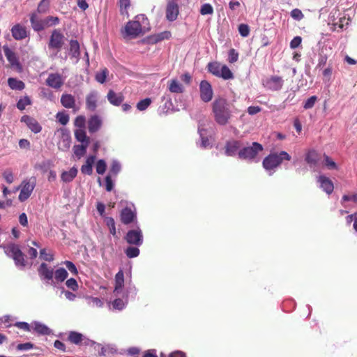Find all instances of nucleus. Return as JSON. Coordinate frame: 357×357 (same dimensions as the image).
<instances>
[{
  "label": "nucleus",
  "instance_id": "1",
  "mask_svg": "<svg viewBox=\"0 0 357 357\" xmlns=\"http://www.w3.org/2000/svg\"><path fill=\"white\" fill-rule=\"evenodd\" d=\"M212 112L215 122L220 126L229 123L232 116L231 107L223 98L215 99L212 104Z\"/></svg>",
  "mask_w": 357,
  "mask_h": 357
},
{
  "label": "nucleus",
  "instance_id": "2",
  "mask_svg": "<svg viewBox=\"0 0 357 357\" xmlns=\"http://www.w3.org/2000/svg\"><path fill=\"white\" fill-rule=\"evenodd\" d=\"M150 30L148 18L144 15L136 16L134 21L127 23L125 26V32L127 36L137 37L140 33H144Z\"/></svg>",
  "mask_w": 357,
  "mask_h": 357
},
{
  "label": "nucleus",
  "instance_id": "3",
  "mask_svg": "<svg viewBox=\"0 0 357 357\" xmlns=\"http://www.w3.org/2000/svg\"><path fill=\"white\" fill-rule=\"evenodd\" d=\"M5 253L11 257L15 264L18 267L24 268L27 264L25 255L22 252L18 245L15 243H8L4 246Z\"/></svg>",
  "mask_w": 357,
  "mask_h": 357
},
{
  "label": "nucleus",
  "instance_id": "4",
  "mask_svg": "<svg viewBox=\"0 0 357 357\" xmlns=\"http://www.w3.org/2000/svg\"><path fill=\"white\" fill-rule=\"evenodd\" d=\"M291 157L286 151L270 154L263 160V167L267 171H271L278 167L285 160L289 161Z\"/></svg>",
  "mask_w": 357,
  "mask_h": 357
},
{
  "label": "nucleus",
  "instance_id": "5",
  "mask_svg": "<svg viewBox=\"0 0 357 357\" xmlns=\"http://www.w3.org/2000/svg\"><path fill=\"white\" fill-rule=\"evenodd\" d=\"M263 151V146L257 142H253L252 146H247L238 152V157L241 159L247 160H254L259 153Z\"/></svg>",
  "mask_w": 357,
  "mask_h": 357
},
{
  "label": "nucleus",
  "instance_id": "6",
  "mask_svg": "<svg viewBox=\"0 0 357 357\" xmlns=\"http://www.w3.org/2000/svg\"><path fill=\"white\" fill-rule=\"evenodd\" d=\"M36 179L35 177H31L29 178L24 179L18 189H20V193L19 199L20 201L27 199L31 195L35 186Z\"/></svg>",
  "mask_w": 357,
  "mask_h": 357
},
{
  "label": "nucleus",
  "instance_id": "7",
  "mask_svg": "<svg viewBox=\"0 0 357 357\" xmlns=\"http://www.w3.org/2000/svg\"><path fill=\"white\" fill-rule=\"evenodd\" d=\"M60 139L58 142V148L62 151H67L71 144V137L70 132L66 128H60L56 131Z\"/></svg>",
  "mask_w": 357,
  "mask_h": 357
},
{
  "label": "nucleus",
  "instance_id": "8",
  "mask_svg": "<svg viewBox=\"0 0 357 357\" xmlns=\"http://www.w3.org/2000/svg\"><path fill=\"white\" fill-rule=\"evenodd\" d=\"M125 239L130 245L140 246L144 241L142 231L139 229L129 230L125 236Z\"/></svg>",
  "mask_w": 357,
  "mask_h": 357
},
{
  "label": "nucleus",
  "instance_id": "9",
  "mask_svg": "<svg viewBox=\"0 0 357 357\" xmlns=\"http://www.w3.org/2000/svg\"><path fill=\"white\" fill-rule=\"evenodd\" d=\"M200 98L202 101L208 102L213 98V91L210 83L206 80H202L199 84Z\"/></svg>",
  "mask_w": 357,
  "mask_h": 357
},
{
  "label": "nucleus",
  "instance_id": "10",
  "mask_svg": "<svg viewBox=\"0 0 357 357\" xmlns=\"http://www.w3.org/2000/svg\"><path fill=\"white\" fill-rule=\"evenodd\" d=\"M283 79L279 76H271L263 81V85L269 90L279 91L283 86Z\"/></svg>",
  "mask_w": 357,
  "mask_h": 357
},
{
  "label": "nucleus",
  "instance_id": "11",
  "mask_svg": "<svg viewBox=\"0 0 357 357\" xmlns=\"http://www.w3.org/2000/svg\"><path fill=\"white\" fill-rule=\"evenodd\" d=\"M63 43V35L58 29H54L52 32L49 42V47L60 50Z\"/></svg>",
  "mask_w": 357,
  "mask_h": 357
},
{
  "label": "nucleus",
  "instance_id": "12",
  "mask_svg": "<svg viewBox=\"0 0 357 357\" xmlns=\"http://www.w3.org/2000/svg\"><path fill=\"white\" fill-rule=\"evenodd\" d=\"M38 272L40 278L46 282L52 281L53 283L54 270L52 268L49 267L45 263H42L38 268Z\"/></svg>",
  "mask_w": 357,
  "mask_h": 357
},
{
  "label": "nucleus",
  "instance_id": "13",
  "mask_svg": "<svg viewBox=\"0 0 357 357\" xmlns=\"http://www.w3.org/2000/svg\"><path fill=\"white\" fill-rule=\"evenodd\" d=\"M177 0H169L166 9V17L169 21H174L178 15Z\"/></svg>",
  "mask_w": 357,
  "mask_h": 357
},
{
  "label": "nucleus",
  "instance_id": "14",
  "mask_svg": "<svg viewBox=\"0 0 357 357\" xmlns=\"http://www.w3.org/2000/svg\"><path fill=\"white\" fill-rule=\"evenodd\" d=\"M64 79L59 73H51L46 79V84L54 89H58L62 86Z\"/></svg>",
  "mask_w": 357,
  "mask_h": 357
},
{
  "label": "nucleus",
  "instance_id": "15",
  "mask_svg": "<svg viewBox=\"0 0 357 357\" xmlns=\"http://www.w3.org/2000/svg\"><path fill=\"white\" fill-rule=\"evenodd\" d=\"M12 36L17 40H21L29 36L26 28L20 24L14 25L11 29Z\"/></svg>",
  "mask_w": 357,
  "mask_h": 357
},
{
  "label": "nucleus",
  "instance_id": "16",
  "mask_svg": "<svg viewBox=\"0 0 357 357\" xmlns=\"http://www.w3.org/2000/svg\"><path fill=\"white\" fill-rule=\"evenodd\" d=\"M3 48L5 56L8 62L10 63V66L13 68H15L17 70H20L21 66L15 53L12 50H10L8 46L5 45Z\"/></svg>",
  "mask_w": 357,
  "mask_h": 357
},
{
  "label": "nucleus",
  "instance_id": "17",
  "mask_svg": "<svg viewBox=\"0 0 357 357\" xmlns=\"http://www.w3.org/2000/svg\"><path fill=\"white\" fill-rule=\"evenodd\" d=\"M21 121L25 123L28 128L34 133H38L42 130V127L39 123L35 119L29 116H22Z\"/></svg>",
  "mask_w": 357,
  "mask_h": 357
},
{
  "label": "nucleus",
  "instance_id": "18",
  "mask_svg": "<svg viewBox=\"0 0 357 357\" xmlns=\"http://www.w3.org/2000/svg\"><path fill=\"white\" fill-rule=\"evenodd\" d=\"M98 93L97 91H93L90 92L86 97V107L90 111H94L97 107V101Z\"/></svg>",
  "mask_w": 357,
  "mask_h": 357
},
{
  "label": "nucleus",
  "instance_id": "19",
  "mask_svg": "<svg viewBox=\"0 0 357 357\" xmlns=\"http://www.w3.org/2000/svg\"><path fill=\"white\" fill-rule=\"evenodd\" d=\"M38 13L33 12L30 14V22L32 29L36 32L43 31V19L38 16Z\"/></svg>",
  "mask_w": 357,
  "mask_h": 357
},
{
  "label": "nucleus",
  "instance_id": "20",
  "mask_svg": "<svg viewBox=\"0 0 357 357\" xmlns=\"http://www.w3.org/2000/svg\"><path fill=\"white\" fill-rule=\"evenodd\" d=\"M135 213L128 208H125L121 213V220L125 225H128L134 221Z\"/></svg>",
  "mask_w": 357,
  "mask_h": 357
},
{
  "label": "nucleus",
  "instance_id": "21",
  "mask_svg": "<svg viewBox=\"0 0 357 357\" xmlns=\"http://www.w3.org/2000/svg\"><path fill=\"white\" fill-rule=\"evenodd\" d=\"M318 182L320 183V187L327 193L330 194L333 190V184L332 181L324 176H319Z\"/></svg>",
  "mask_w": 357,
  "mask_h": 357
},
{
  "label": "nucleus",
  "instance_id": "22",
  "mask_svg": "<svg viewBox=\"0 0 357 357\" xmlns=\"http://www.w3.org/2000/svg\"><path fill=\"white\" fill-rule=\"evenodd\" d=\"M101 124L102 121L98 116H92L88 122L89 131L91 133L96 132L100 129Z\"/></svg>",
  "mask_w": 357,
  "mask_h": 357
},
{
  "label": "nucleus",
  "instance_id": "23",
  "mask_svg": "<svg viewBox=\"0 0 357 357\" xmlns=\"http://www.w3.org/2000/svg\"><path fill=\"white\" fill-rule=\"evenodd\" d=\"M69 54L71 58L75 59V62L77 63L79 60L80 54V47L77 40H70Z\"/></svg>",
  "mask_w": 357,
  "mask_h": 357
},
{
  "label": "nucleus",
  "instance_id": "24",
  "mask_svg": "<svg viewBox=\"0 0 357 357\" xmlns=\"http://www.w3.org/2000/svg\"><path fill=\"white\" fill-rule=\"evenodd\" d=\"M95 160V155H90L86 158L85 164L81 167V172L82 174L91 175L93 173V165Z\"/></svg>",
  "mask_w": 357,
  "mask_h": 357
},
{
  "label": "nucleus",
  "instance_id": "25",
  "mask_svg": "<svg viewBox=\"0 0 357 357\" xmlns=\"http://www.w3.org/2000/svg\"><path fill=\"white\" fill-rule=\"evenodd\" d=\"M61 103L68 109H75V99L70 94H63L61 98Z\"/></svg>",
  "mask_w": 357,
  "mask_h": 357
},
{
  "label": "nucleus",
  "instance_id": "26",
  "mask_svg": "<svg viewBox=\"0 0 357 357\" xmlns=\"http://www.w3.org/2000/svg\"><path fill=\"white\" fill-rule=\"evenodd\" d=\"M108 101L113 105L119 106L123 101V97L121 94L116 93L114 91L109 90L107 96Z\"/></svg>",
  "mask_w": 357,
  "mask_h": 357
},
{
  "label": "nucleus",
  "instance_id": "27",
  "mask_svg": "<svg viewBox=\"0 0 357 357\" xmlns=\"http://www.w3.org/2000/svg\"><path fill=\"white\" fill-rule=\"evenodd\" d=\"M168 89L172 93H182L184 91L183 86L176 79L168 82Z\"/></svg>",
  "mask_w": 357,
  "mask_h": 357
},
{
  "label": "nucleus",
  "instance_id": "28",
  "mask_svg": "<svg viewBox=\"0 0 357 357\" xmlns=\"http://www.w3.org/2000/svg\"><path fill=\"white\" fill-rule=\"evenodd\" d=\"M240 148V144L237 141H231L227 142L225 147V153L228 156H234L235 155L238 150Z\"/></svg>",
  "mask_w": 357,
  "mask_h": 357
},
{
  "label": "nucleus",
  "instance_id": "29",
  "mask_svg": "<svg viewBox=\"0 0 357 357\" xmlns=\"http://www.w3.org/2000/svg\"><path fill=\"white\" fill-rule=\"evenodd\" d=\"M77 174V169L75 167L68 171H65L61 174V178L65 183L72 181Z\"/></svg>",
  "mask_w": 357,
  "mask_h": 357
},
{
  "label": "nucleus",
  "instance_id": "30",
  "mask_svg": "<svg viewBox=\"0 0 357 357\" xmlns=\"http://www.w3.org/2000/svg\"><path fill=\"white\" fill-rule=\"evenodd\" d=\"M60 23V19L55 16H47L43 19V30L56 26Z\"/></svg>",
  "mask_w": 357,
  "mask_h": 357
},
{
  "label": "nucleus",
  "instance_id": "31",
  "mask_svg": "<svg viewBox=\"0 0 357 357\" xmlns=\"http://www.w3.org/2000/svg\"><path fill=\"white\" fill-rule=\"evenodd\" d=\"M319 160L318 153L314 151H309L305 156V161L307 164H309L311 167L315 166Z\"/></svg>",
  "mask_w": 357,
  "mask_h": 357
},
{
  "label": "nucleus",
  "instance_id": "32",
  "mask_svg": "<svg viewBox=\"0 0 357 357\" xmlns=\"http://www.w3.org/2000/svg\"><path fill=\"white\" fill-rule=\"evenodd\" d=\"M8 84L10 89L14 90H22L25 87L24 83L21 81L18 80L15 78L10 77L8 79Z\"/></svg>",
  "mask_w": 357,
  "mask_h": 357
},
{
  "label": "nucleus",
  "instance_id": "33",
  "mask_svg": "<svg viewBox=\"0 0 357 357\" xmlns=\"http://www.w3.org/2000/svg\"><path fill=\"white\" fill-rule=\"evenodd\" d=\"M68 273L63 268H59L54 272V279L56 282H63L68 277Z\"/></svg>",
  "mask_w": 357,
  "mask_h": 357
},
{
  "label": "nucleus",
  "instance_id": "34",
  "mask_svg": "<svg viewBox=\"0 0 357 357\" xmlns=\"http://www.w3.org/2000/svg\"><path fill=\"white\" fill-rule=\"evenodd\" d=\"M75 137L76 139L82 144H86L89 145V138L86 136V132L84 129H77L75 131Z\"/></svg>",
  "mask_w": 357,
  "mask_h": 357
},
{
  "label": "nucleus",
  "instance_id": "35",
  "mask_svg": "<svg viewBox=\"0 0 357 357\" xmlns=\"http://www.w3.org/2000/svg\"><path fill=\"white\" fill-rule=\"evenodd\" d=\"M124 285V275L122 270H120L115 275L114 291H119Z\"/></svg>",
  "mask_w": 357,
  "mask_h": 357
},
{
  "label": "nucleus",
  "instance_id": "36",
  "mask_svg": "<svg viewBox=\"0 0 357 357\" xmlns=\"http://www.w3.org/2000/svg\"><path fill=\"white\" fill-rule=\"evenodd\" d=\"M50 7V0H41L37 7V10L36 12L39 14H45L47 13Z\"/></svg>",
  "mask_w": 357,
  "mask_h": 357
},
{
  "label": "nucleus",
  "instance_id": "37",
  "mask_svg": "<svg viewBox=\"0 0 357 357\" xmlns=\"http://www.w3.org/2000/svg\"><path fill=\"white\" fill-rule=\"evenodd\" d=\"M88 147L86 144H82L81 145H75L73 146L74 154L77 157V158H81L84 156L86 152V149Z\"/></svg>",
  "mask_w": 357,
  "mask_h": 357
},
{
  "label": "nucleus",
  "instance_id": "38",
  "mask_svg": "<svg viewBox=\"0 0 357 357\" xmlns=\"http://www.w3.org/2000/svg\"><path fill=\"white\" fill-rule=\"evenodd\" d=\"M68 339L71 343L79 344L83 340V335L79 333L71 331L69 333Z\"/></svg>",
  "mask_w": 357,
  "mask_h": 357
},
{
  "label": "nucleus",
  "instance_id": "39",
  "mask_svg": "<svg viewBox=\"0 0 357 357\" xmlns=\"http://www.w3.org/2000/svg\"><path fill=\"white\" fill-rule=\"evenodd\" d=\"M218 77L224 79H230L234 77V75L230 69L227 66L223 65L221 67Z\"/></svg>",
  "mask_w": 357,
  "mask_h": 357
},
{
  "label": "nucleus",
  "instance_id": "40",
  "mask_svg": "<svg viewBox=\"0 0 357 357\" xmlns=\"http://www.w3.org/2000/svg\"><path fill=\"white\" fill-rule=\"evenodd\" d=\"M222 65L218 62H212L208 64V70L216 77L219 76Z\"/></svg>",
  "mask_w": 357,
  "mask_h": 357
},
{
  "label": "nucleus",
  "instance_id": "41",
  "mask_svg": "<svg viewBox=\"0 0 357 357\" xmlns=\"http://www.w3.org/2000/svg\"><path fill=\"white\" fill-rule=\"evenodd\" d=\"M198 132L201 137L200 146L202 148H207L209 146V142L207 137H205L206 135V130L204 128H198Z\"/></svg>",
  "mask_w": 357,
  "mask_h": 357
},
{
  "label": "nucleus",
  "instance_id": "42",
  "mask_svg": "<svg viewBox=\"0 0 357 357\" xmlns=\"http://www.w3.org/2000/svg\"><path fill=\"white\" fill-rule=\"evenodd\" d=\"M34 331L40 335H48L50 333V329L47 326L40 323H35Z\"/></svg>",
  "mask_w": 357,
  "mask_h": 357
},
{
  "label": "nucleus",
  "instance_id": "43",
  "mask_svg": "<svg viewBox=\"0 0 357 357\" xmlns=\"http://www.w3.org/2000/svg\"><path fill=\"white\" fill-rule=\"evenodd\" d=\"M121 166L119 161L114 160L112 162L111 167L108 175L116 176L117 174L121 171Z\"/></svg>",
  "mask_w": 357,
  "mask_h": 357
},
{
  "label": "nucleus",
  "instance_id": "44",
  "mask_svg": "<svg viewBox=\"0 0 357 357\" xmlns=\"http://www.w3.org/2000/svg\"><path fill=\"white\" fill-rule=\"evenodd\" d=\"M108 73L109 71L107 68L102 69L101 71L96 73V80L100 84H103L107 79Z\"/></svg>",
  "mask_w": 357,
  "mask_h": 357
},
{
  "label": "nucleus",
  "instance_id": "45",
  "mask_svg": "<svg viewBox=\"0 0 357 357\" xmlns=\"http://www.w3.org/2000/svg\"><path fill=\"white\" fill-rule=\"evenodd\" d=\"M31 102L30 98L28 96H24L22 98H20L17 103V107L20 110H24L26 106L31 105Z\"/></svg>",
  "mask_w": 357,
  "mask_h": 357
},
{
  "label": "nucleus",
  "instance_id": "46",
  "mask_svg": "<svg viewBox=\"0 0 357 357\" xmlns=\"http://www.w3.org/2000/svg\"><path fill=\"white\" fill-rule=\"evenodd\" d=\"M130 6V0H119L120 11L122 15H128V8Z\"/></svg>",
  "mask_w": 357,
  "mask_h": 357
},
{
  "label": "nucleus",
  "instance_id": "47",
  "mask_svg": "<svg viewBox=\"0 0 357 357\" xmlns=\"http://www.w3.org/2000/svg\"><path fill=\"white\" fill-rule=\"evenodd\" d=\"M125 253L128 257L134 258L139 255V250L137 247L130 246L126 250Z\"/></svg>",
  "mask_w": 357,
  "mask_h": 357
},
{
  "label": "nucleus",
  "instance_id": "48",
  "mask_svg": "<svg viewBox=\"0 0 357 357\" xmlns=\"http://www.w3.org/2000/svg\"><path fill=\"white\" fill-rule=\"evenodd\" d=\"M151 98H147L143 99V100H140L137 104V108L139 111H144L151 105Z\"/></svg>",
  "mask_w": 357,
  "mask_h": 357
},
{
  "label": "nucleus",
  "instance_id": "49",
  "mask_svg": "<svg viewBox=\"0 0 357 357\" xmlns=\"http://www.w3.org/2000/svg\"><path fill=\"white\" fill-rule=\"evenodd\" d=\"M200 13L202 15H211L213 13V8L210 3H204L201 7Z\"/></svg>",
  "mask_w": 357,
  "mask_h": 357
},
{
  "label": "nucleus",
  "instance_id": "50",
  "mask_svg": "<svg viewBox=\"0 0 357 357\" xmlns=\"http://www.w3.org/2000/svg\"><path fill=\"white\" fill-rule=\"evenodd\" d=\"M106 162L104 160H99L96 165V172L98 174H103L106 170Z\"/></svg>",
  "mask_w": 357,
  "mask_h": 357
},
{
  "label": "nucleus",
  "instance_id": "51",
  "mask_svg": "<svg viewBox=\"0 0 357 357\" xmlns=\"http://www.w3.org/2000/svg\"><path fill=\"white\" fill-rule=\"evenodd\" d=\"M86 119L84 116H78L75 120V126L78 129H84L85 128Z\"/></svg>",
  "mask_w": 357,
  "mask_h": 357
},
{
  "label": "nucleus",
  "instance_id": "52",
  "mask_svg": "<svg viewBox=\"0 0 357 357\" xmlns=\"http://www.w3.org/2000/svg\"><path fill=\"white\" fill-rule=\"evenodd\" d=\"M317 100V97L315 96H311L310 98H308L303 105V107L305 109H311L314 107L316 101Z\"/></svg>",
  "mask_w": 357,
  "mask_h": 357
},
{
  "label": "nucleus",
  "instance_id": "53",
  "mask_svg": "<svg viewBox=\"0 0 357 357\" xmlns=\"http://www.w3.org/2000/svg\"><path fill=\"white\" fill-rule=\"evenodd\" d=\"M238 32L243 37H247L250 33V28L248 25L245 24H241L238 26Z\"/></svg>",
  "mask_w": 357,
  "mask_h": 357
},
{
  "label": "nucleus",
  "instance_id": "54",
  "mask_svg": "<svg viewBox=\"0 0 357 357\" xmlns=\"http://www.w3.org/2000/svg\"><path fill=\"white\" fill-rule=\"evenodd\" d=\"M3 177L6 181L10 184L14 181V176L13 172L10 169H6L3 173Z\"/></svg>",
  "mask_w": 357,
  "mask_h": 357
},
{
  "label": "nucleus",
  "instance_id": "55",
  "mask_svg": "<svg viewBox=\"0 0 357 357\" xmlns=\"http://www.w3.org/2000/svg\"><path fill=\"white\" fill-rule=\"evenodd\" d=\"M40 257L47 261H52L54 260L53 255L47 253L46 249H42L40 251Z\"/></svg>",
  "mask_w": 357,
  "mask_h": 357
},
{
  "label": "nucleus",
  "instance_id": "56",
  "mask_svg": "<svg viewBox=\"0 0 357 357\" xmlns=\"http://www.w3.org/2000/svg\"><path fill=\"white\" fill-rule=\"evenodd\" d=\"M291 17L293 19L299 21L303 18L304 15L301 10L295 8L291 11Z\"/></svg>",
  "mask_w": 357,
  "mask_h": 357
},
{
  "label": "nucleus",
  "instance_id": "57",
  "mask_svg": "<svg viewBox=\"0 0 357 357\" xmlns=\"http://www.w3.org/2000/svg\"><path fill=\"white\" fill-rule=\"evenodd\" d=\"M66 286L72 289L73 291H77L78 289V284L75 279L70 278L66 282Z\"/></svg>",
  "mask_w": 357,
  "mask_h": 357
},
{
  "label": "nucleus",
  "instance_id": "58",
  "mask_svg": "<svg viewBox=\"0 0 357 357\" xmlns=\"http://www.w3.org/2000/svg\"><path fill=\"white\" fill-rule=\"evenodd\" d=\"M160 357H185V354L181 351H173L169 355H166L164 353L161 352L160 354Z\"/></svg>",
  "mask_w": 357,
  "mask_h": 357
},
{
  "label": "nucleus",
  "instance_id": "59",
  "mask_svg": "<svg viewBox=\"0 0 357 357\" xmlns=\"http://www.w3.org/2000/svg\"><path fill=\"white\" fill-rule=\"evenodd\" d=\"M56 118H57L59 122L61 123L62 125L67 124L69 121L68 115H67L64 113L59 112L56 114Z\"/></svg>",
  "mask_w": 357,
  "mask_h": 357
},
{
  "label": "nucleus",
  "instance_id": "60",
  "mask_svg": "<svg viewBox=\"0 0 357 357\" xmlns=\"http://www.w3.org/2000/svg\"><path fill=\"white\" fill-rule=\"evenodd\" d=\"M238 59V54L234 49H231L229 52L228 61L229 63H234Z\"/></svg>",
  "mask_w": 357,
  "mask_h": 357
},
{
  "label": "nucleus",
  "instance_id": "61",
  "mask_svg": "<svg viewBox=\"0 0 357 357\" xmlns=\"http://www.w3.org/2000/svg\"><path fill=\"white\" fill-rule=\"evenodd\" d=\"M63 264L66 265V268L74 275H77L78 271L75 265L70 261H65Z\"/></svg>",
  "mask_w": 357,
  "mask_h": 357
},
{
  "label": "nucleus",
  "instance_id": "62",
  "mask_svg": "<svg viewBox=\"0 0 357 357\" xmlns=\"http://www.w3.org/2000/svg\"><path fill=\"white\" fill-rule=\"evenodd\" d=\"M171 36V33L169 31H164L160 33L157 34L154 36L155 41L158 42L165 39H168Z\"/></svg>",
  "mask_w": 357,
  "mask_h": 357
},
{
  "label": "nucleus",
  "instance_id": "63",
  "mask_svg": "<svg viewBox=\"0 0 357 357\" xmlns=\"http://www.w3.org/2000/svg\"><path fill=\"white\" fill-rule=\"evenodd\" d=\"M124 302L121 298H116L112 303L113 307L119 310H122L124 307Z\"/></svg>",
  "mask_w": 357,
  "mask_h": 357
},
{
  "label": "nucleus",
  "instance_id": "64",
  "mask_svg": "<svg viewBox=\"0 0 357 357\" xmlns=\"http://www.w3.org/2000/svg\"><path fill=\"white\" fill-rule=\"evenodd\" d=\"M301 41H302V39L300 36L294 37L290 43V47L291 49H295V48L298 47L301 45Z\"/></svg>",
  "mask_w": 357,
  "mask_h": 357
}]
</instances>
